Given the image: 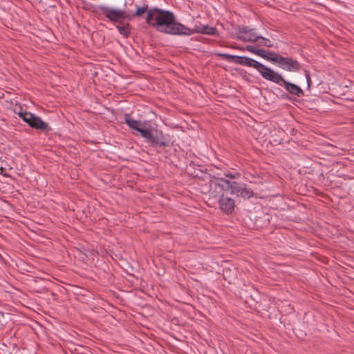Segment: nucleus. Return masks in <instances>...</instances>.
Listing matches in <instances>:
<instances>
[{
    "label": "nucleus",
    "instance_id": "nucleus-1",
    "mask_svg": "<svg viewBox=\"0 0 354 354\" xmlns=\"http://www.w3.org/2000/svg\"><path fill=\"white\" fill-rule=\"evenodd\" d=\"M146 22L162 33L185 36L193 35L191 28L176 21L174 15L168 10L158 8L149 10Z\"/></svg>",
    "mask_w": 354,
    "mask_h": 354
},
{
    "label": "nucleus",
    "instance_id": "nucleus-2",
    "mask_svg": "<svg viewBox=\"0 0 354 354\" xmlns=\"http://www.w3.org/2000/svg\"><path fill=\"white\" fill-rule=\"evenodd\" d=\"M124 120L129 128L138 132L148 141L160 146H165L169 144L170 141L163 136L162 132L156 131L155 135H153V128L149 122L135 120L129 114L124 115Z\"/></svg>",
    "mask_w": 354,
    "mask_h": 354
},
{
    "label": "nucleus",
    "instance_id": "nucleus-3",
    "mask_svg": "<svg viewBox=\"0 0 354 354\" xmlns=\"http://www.w3.org/2000/svg\"><path fill=\"white\" fill-rule=\"evenodd\" d=\"M212 186L214 193L221 194L223 192H230L231 194H236L243 198H250L253 196V191L245 184H240L234 181H230L223 178H214L212 180Z\"/></svg>",
    "mask_w": 354,
    "mask_h": 354
},
{
    "label": "nucleus",
    "instance_id": "nucleus-4",
    "mask_svg": "<svg viewBox=\"0 0 354 354\" xmlns=\"http://www.w3.org/2000/svg\"><path fill=\"white\" fill-rule=\"evenodd\" d=\"M268 80L273 82L281 86H283L291 94L301 97L304 95L302 89L297 85L285 80L278 73L272 72L270 74H266Z\"/></svg>",
    "mask_w": 354,
    "mask_h": 354
},
{
    "label": "nucleus",
    "instance_id": "nucleus-5",
    "mask_svg": "<svg viewBox=\"0 0 354 354\" xmlns=\"http://www.w3.org/2000/svg\"><path fill=\"white\" fill-rule=\"evenodd\" d=\"M274 58H272V63L278 64L283 70L289 72H297L301 68V64L296 59L290 57H283L277 53Z\"/></svg>",
    "mask_w": 354,
    "mask_h": 354
},
{
    "label": "nucleus",
    "instance_id": "nucleus-6",
    "mask_svg": "<svg viewBox=\"0 0 354 354\" xmlns=\"http://www.w3.org/2000/svg\"><path fill=\"white\" fill-rule=\"evenodd\" d=\"M236 64L252 67L255 68L261 75V76L268 80V76L266 74H270L271 72H272L273 70L271 68L267 67L266 66L262 64L261 63L247 57L243 56H239V58L237 59Z\"/></svg>",
    "mask_w": 354,
    "mask_h": 354
},
{
    "label": "nucleus",
    "instance_id": "nucleus-7",
    "mask_svg": "<svg viewBox=\"0 0 354 354\" xmlns=\"http://www.w3.org/2000/svg\"><path fill=\"white\" fill-rule=\"evenodd\" d=\"M99 10L102 15L112 22L120 23L127 18H129V16L123 10L108 6H100Z\"/></svg>",
    "mask_w": 354,
    "mask_h": 354
},
{
    "label": "nucleus",
    "instance_id": "nucleus-8",
    "mask_svg": "<svg viewBox=\"0 0 354 354\" xmlns=\"http://www.w3.org/2000/svg\"><path fill=\"white\" fill-rule=\"evenodd\" d=\"M229 192H223L221 194L216 195L214 192V188L212 186V181L210 182V194L213 197H219V205L221 209L225 214H230L234 209V201L229 197L225 196Z\"/></svg>",
    "mask_w": 354,
    "mask_h": 354
},
{
    "label": "nucleus",
    "instance_id": "nucleus-9",
    "mask_svg": "<svg viewBox=\"0 0 354 354\" xmlns=\"http://www.w3.org/2000/svg\"><path fill=\"white\" fill-rule=\"evenodd\" d=\"M18 115L19 118L33 128L44 130L47 127L46 122H43L39 118L36 117L31 112H18Z\"/></svg>",
    "mask_w": 354,
    "mask_h": 354
},
{
    "label": "nucleus",
    "instance_id": "nucleus-10",
    "mask_svg": "<svg viewBox=\"0 0 354 354\" xmlns=\"http://www.w3.org/2000/svg\"><path fill=\"white\" fill-rule=\"evenodd\" d=\"M259 38L254 29L249 27H243L240 28L237 33V39L245 42H254Z\"/></svg>",
    "mask_w": 354,
    "mask_h": 354
},
{
    "label": "nucleus",
    "instance_id": "nucleus-11",
    "mask_svg": "<svg viewBox=\"0 0 354 354\" xmlns=\"http://www.w3.org/2000/svg\"><path fill=\"white\" fill-rule=\"evenodd\" d=\"M193 31V34L196 32L204 33L209 35H214L216 32V30L214 27L208 26H204L202 28H196L195 29H191Z\"/></svg>",
    "mask_w": 354,
    "mask_h": 354
},
{
    "label": "nucleus",
    "instance_id": "nucleus-12",
    "mask_svg": "<svg viewBox=\"0 0 354 354\" xmlns=\"http://www.w3.org/2000/svg\"><path fill=\"white\" fill-rule=\"evenodd\" d=\"M277 53H271V52H267L265 50L257 48V50L256 52V55L260 56L262 58H264L265 59L270 61L272 62V58H274Z\"/></svg>",
    "mask_w": 354,
    "mask_h": 354
},
{
    "label": "nucleus",
    "instance_id": "nucleus-13",
    "mask_svg": "<svg viewBox=\"0 0 354 354\" xmlns=\"http://www.w3.org/2000/svg\"><path fill=\"white\" fill-rule=\"evenodd\" d=\"M257 46L258 47H272V42L268 38H265L261 35H259V38L255 41Z\"/></svg>",
    "mask_w": 354,
    "mask_h": 354
},
{
    "label": "nucleus",
    "instance_id": "nucleus-14",
    "mask_svg": "<svg viewBox=\"0 0 354 354\" xmlns=\"http://www.w3.org/2000/svg\"><path fill=\"white\" fill-rule=\"evenodd\" d=\"M117 28L122 36L124 37H129L130 32V25L129 24L122 26L118 25L117 26Z\"/></svg>",
    "mask_w": 354,
    "mask_h": 354
},
{
    "label": "nucleus",
    "instance_id": "nucleus-15",
    "mask_svg": "<svg viewBox=\"0 0 354 354\" xmlns=\"http://www.w3.org/2000/svg\"><path fill=\"white\" fill-rule=\"evenodd\" d=\"M217 55L221 58L226 59L230 62H234L236 64L237 59L239 58V56L232 55L227 53H218Z\"/></svg>",
    "mask_w": 354,
    "mask_h": 354
},
{
    "label": "nucleus",
    "instance_id": "nucleus-16",
    "mask_svg": "<svg viewBox=\"0 0 354 354\" xmlns=\"http://www.w3.org/2000/svg\"><path fill=\"white\" fill-rule=\"evenodd\" d=\"M217 55L221 58L226 59L230 62H234L236 64L237 59L239 58V56L232 55L227 53H218Z\"/></svg>",
    "mask_w": 354,
    "mask_h": 354
},
{
    "label": "nucleus",
    "instance_id": "nucleus-17",
    "mask_svg": "<svg viewBox=\"0 0 354 354\" xmlns=\"http://www.w3.org/2000/svg\"><path fill=\"white\" fill-rule=\"evenodd\" d=\"M136 10L132 15V17H140L145 13L148 10V6L144 4L142 6H136Z\"/></svg>",
    "mask_w": 354,
    "mask_h": 354
},
{
    "label": "nucleus",
    "instance_id": "nucleus-18",
    "mask_svg": "<svg viewBox=\"0 0 354 354\" xmlns=\"http://www.w3.org/2000/svg\"><path fill=\"white\" fill-rule=\"evenodd\" d=\"M239 50H247L248 52H250L254 55H256V52L257 50V48H256L254 46L252 45H248L245 48H238Z\"/></svg>",
    "mask_w": 354,
    "mask_h": 354
},
{
    "label": "nucleus",
    "instance_id": "nucleus-19",
    "mask_svg": "<svg viewBox=\"0 0 354 354\" xmlns=\"http://www.w3.org/2000/svg\"><path fill=\"white\" fill-rule=\"evenodd\" d=\"M306 80H307L308 86L309 88L310 85V75H309V73H308V71H306Z\"/></svg>",
    "mask_w": 354,
    "mask_h": 354
},
{
    "label": "nucleus",
    "instance_id": "nucleus-20",
    "mask_svg": "<svg viewBox=\"0 0 354 354\" xmlns=\"http://www.w3.org/2000/svg\"><path fill=\"white\" fill-rule=\"evenodd\" d=\"M0 170L1 171V172L3 171V167H0Z\"/></svg>",
    "mask_w": 354,
    "mask_h": 354
},
{
    "label": "nucleus",
    "instance_id": "nucleus-21",
    "mask_svg": "<svg viewBox=\"0 0 354 354\" xmlns=\"http://www.w3.org/2000/svg\"><path fill=\"white\" fill-rule=\"evenodd\" d=\"M230 178H233V176L232 175H230L229 176Z\"/></svg>",
    "mask_w": 354,
    "mask_h": 354
}]
</instances>
